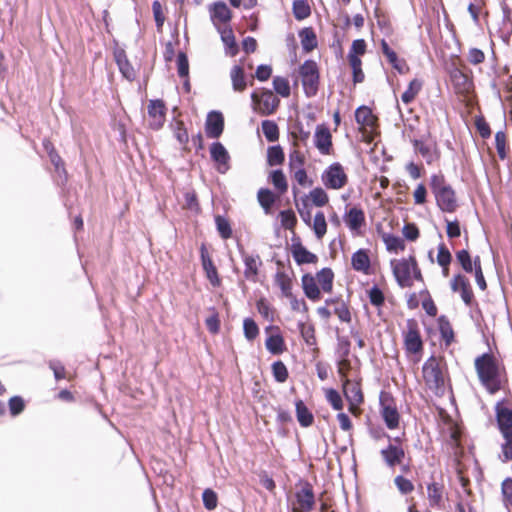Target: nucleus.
<instances>
[{
	"instance_id": "f257e3e1",
	"label": "nucleus",
	"mask_w": 512,
	"mask_h": 512,
	"mask_svg": "<svg viewBox=\"0 0 512 512\" xmlns=\"http://www.w3.org/2000/svg\"><path fill=\"white\" fill-rule=\"evenodd\" d=\"M475 369L482 385L490 392L500 389V364L492 355L485 353L475 359Z\"/></svg>"
},
{
	"instance_id": "f03ea898",
	"label": "nucleus",
	"mask_w": 512,
	"mask_h": 512,
	"mask_svg": "<svg viewBox=\"0 0 512 512\" xmlns=\"http://www.w3.org/2000/svg\"><path fill=\"white\" fill-rule=\"evenodd\" d=\"M423 379L427 387L436 395H443L446 386V377L440 361L430 357L422 368Z\"/></svg>"
},
{
	"instance_id": "7ed1b4c3",
	"label": "nucleus",
	"mask_w": 512,
	"mask_h": 512,
	"mask_svg": "<svg viewBox=\"0 0 512 512\" xmlns=\"http://www.w3.org/2000/svg\"><path fill=\"white\" fill-rule=\"evenodd\" d=\"M391 267L397 283L401 287H411L413 279L422 280L415 258L392 260Z\"/></svg>"
},
{
	"instance_id": "20e7f679",
	"label": "nucleus",
	"mask_w": 512,
	"mask_h": 512,
	"mask_svg": "<svg viewBox=\"0 0 512 512\" xmlns=\"http://www.w3.org/2000/svg\"><path fill=\"white\" fill-rule=\"evenodd\" d=\"M431 189L435 194L437 204L442 211L453 212L457 208L454 190L445 183L442 175L431 176Z\"/></svg>"
},
{
	"instance_id": "39448f33",
	"label": "nucleus",
	"mask_w": 512,
	"mask_h": 512,
	"mask_svg": "<svg viewBox=\"0 0 512 512\" xmlns=\"http://www.w3.org/2000/svg\"><path fill=\"white\" fill-rule=\"evenodd\" d=\"M496 416L499 430L505 439V442L502 444V452L511 453L512 452V411L503 406L497 405L496 407Z\"/></svg>"
},
{
	"instance_id": "423d86ee",
	"label": "nucleus",
	"mask_w": 512,
	"mask_h": 512,
	"mask_svg": "<svg viewBox=\"0 0 512 512\" xmlns=\"http://www.w3.org/2000/svg\"><path fill=\"white\" fill-rule=\"evenodd\" d=\"M299 73L306 96H315L319 85V72L316 62L312 60L305 61L301 65Z\"/></svg>"
},
{
	"instance_id": "0eeeda50",
	"label": "nucleus",
	"mask_w": 512,
	"mask_h": 512,
	"mask_svg": "<svg viewBox=\"0 0 512 512\" xmlns=\"http://www.w3.org/2000/svg\"><path fill=\"white\" fill-rule=\"evenodd\" d=\"M321 180L328 189L340 190L348 182V176L343 166L338 163H332L322 173Z\"/></svg>"
},
{
	"instance_id": "6e6552de",
	"label": "nucleus",
	"mask_w": 512,
	"mask_h": 512,
	"mask_svg": "<svg viewBox=\"0 0 512 512\" xmlns=\"http://www.w3.org/2000/svg\"><path fill=\"white\" fill-rule=\"evenodd\" d=\"M405 349L410 354H418L423 349L419 325L416 320L408 319L403 331Z\"/></svg>"
},
{
	"instance_id": "1a4fd4ad",
	"label": "nucleus",
	"mask_w": 512,
	"mask_h": 512,
	"mask_svg": "<svg viewBox=\"0 0 512 512\" xmlns=\"http://www.w3.org/2000/svg\"><path fill=\"white\" fill-rule=\"evenodd\" d=\"M450 80L458 95L469 98L473 92L474 85L472 78L463 69L456 66L453 67L450 70Z\"/></svg>"
},
{
	"instance_id": "9d476101",
	"label": "nucleus",
	"mask_w": 512,
	"mask_h": 512,
	"mask_svg": "<svg viewBox=\"0 0 512 512\" xmlns=\"http://www.w3.org/2000/svg\"><path fill=\"white\" fill-rule=\"evenodd\" d=\"M148 123L152 129H160L166 119V107L162 100H150L148 107Z\"/></svg>"
},
{
	"instance_id": "9b49d317",
	"label": "nucleus",
	"mask_w": 512,
	"mask_h": 512,
	"mask_svg": "<svg viewBox=\"0 0 512 512\" xmlns=\"http://www.w3.org/2000/svg\"><path fill=\"white\" fill-rule=\"evenodd\" d=\"M252 102L263 114H271L279 105V99L270 90L263 91L261 94L253 92L251 95Z\"/></svg>"
},
{
	"instance_id": "f8f14e48",
	"label": "nucleus",
	"mask_w": 512,
	"mask_h": 512,
	"mask_svg": "<svg viewBox=\"0 0 512 512\" xmlns=\"http://www.w3.org/2000/svg\"><path fill=\"white\" fill-rule=\"evenodd\" d=\"M394 441V444L390 443L386 448H383L380 451V454L385 464L390 468H393L396 465L401 464L405 457L404 449L397 444L400 441V439L395 438Z\"/></svg>"
},
{
	"instance_id": "ddd939ff",
	"label": "nucleus",
	"mask_w": 512,
	"mask_h": 512,
	"mask_svg": "<svg viewBox=\"0 0 512 512\" xmlns=\"http://www.w3.org/2000/svg\"><path fill=\"white\" fill-rule=\"evenodd\" d=\"M296 504L293 507L294 512H309L314 506V494L309 485L303 486L295 494Z\"/></svg>"
},
{
	"instance_id": "4468645a",
	"label": "nucleus",
	"mask_w": 512,
	"mask_h": 512,
	"mask_svg": "<svg viewBox=\"0 0 512 512\" xmlns=\"http://www.w3.org/2000/svg\"><path fill=\"white\" fill-rule=\"evenodd\" d=\"M314 144L323 155H329L332 150V136L325 125H318L314 133Z\"/></svg>"
},
{
	"instance_id": "2eb2a0df",
	"label": "nucleus",
	"mask_w": 512,
	"mask_h": 512,
	"mask_svg": "<svg viewBox=\"0 0 512 512\" xmlns=\"http://www.w3.org/2000/svg\"><path fill=\"white\" fill-rule=\"evenodd\" d=\"M210 18L213 25L218 29L221 24H226L230 21L232 14L226 3L218 1L209 7Z\"/></svg>"
},
{
	"instance_id": "dca6fc26",
	"label": "nucleus",
	"mask_w": 512,
	"mask_h": 512,
	"mask_svg": "<svg viewBox=\"0 0 512 512\" xmlns=\"http://www.w3.org/2000/svg\"><path fill=\"white\" fill-rule=\"evenodd\" d=\"M381 415L389 429H396L399 426L400 414L392 400L381 399Z\"/></svg>"
},
{
	"instance_id": "f3484780",
	"label": "nucleus",
	"mask_w": 512,
	"mask_h": 512,
	"mask_svg": "<svg viewBox=\"0 0 512 512\" xmlns=\"http://www.w3.org/2000/svg\"><path fill=\"white\" fill-rule=\"evenodd\" d=\"M413 145L415 151L425 159L427 164L431 165L439 160L440 153L435 143L425 142L423 140H414Z\"/></svg>"
},
{
	"instance_id": "a211bd4d",
	"label": "nucleus",
	"mask_w": 512,
	"mask_h": 512,
	"mask_svg": "<svg viewBox=\"0 0 512 512\" xmlns=\"http://www.w3.org/2000/svg\"><path fill=\"white\" fill-rule=\"evenodd\" d=\"M450 285L453 292L460 293V296L466 305L471 304L473 293L469 284V280L464 275H455L452 278Z\"/></svg>"
},
{
	"instance_id": "6ab92c4d",
	"label": "nucleus",
	"mask_w": 512,
	"mask_h": 512,
	"mask_svg": "<svg viewBox=\"0 0 512 512\" xmlns=\"http://www.w3.org/2000/svg\"><path fill=\"white\" fill-rule=\"evenodd\" d=\"M211 158L217 163L219 173H226L229 169L228 161L230 159L226 148L219 142H215L210 148Z\"/></svg>"
},
{
	"instance_id": "aec40b11",
	"label": "nucleus",
	"mask_w": 512,
	"mask_h": 512,
	"mask_svg": "<svg viewBox=\"0 0 512 512\" xmlns=\"http://www.w3.org/2000/svg\"><path fill=\"white\" fill-rule=\"evenodd\" d=\"M224 128V119L220 112L212 111L208 114L206 119L205 130L210 138H218Z\"/></svg>"
},
{
	"instance_id": "412c9836",
	"label": "nucleus",
	"mask_w": 512,
	"mask_h": 512,
	"mask_svg": "<svg viewBox=\"0 0 512 512\" xmlns=\"http://www.w3.org/2000/svg\"><path fill=\"white\" fill-rule=\"evenodd\" d=\"M351 265L355 271L369 275L371 273V260L368 250L359 249L353 253Z\"/></svg>"
},
{
	"instance_id": "4be33fe9",
	"label": "nucleus",
	"mask_w": 512,
	"mask_h": 512,
	"mask_svg": "<svg viewBox=\"0 0 512 512\" xmlns=\"http://www.w3.org/2000/svg\"><path fill=\"white\" fill-rule=\"evenodd\" d=\"M241 255L245 265V278L255 282L261 265L260 257L258 255H250L245 252H241Z\"/></svg>"
},
{
	"instance_id": "5701e85b",
	"label": "nucleus",
	"mask_w": 512,
	"mask_h": 512,
	"mask_svg": "<svg viewBox=\"0 0 512 512\" xmlns=\"http://www.w3.org/2000/svg\"><path fill=\"white\" fill-rule=\"evenodd\" d=\"M345 223L352 232L359 234L365 224L364 212L360 208L352 207L345 216Z\"/></svg>"
},
{
	"instance_id": "b1692460",
	"label": "nucleus",
	"mask_w": 512,
	"mask_h": 512,
	"mask_svg": "<svg viewBox=\"0 0 512 512\" xmlns=\"http://www.w3.org/2000/svg\"><path fill=\"white\" fill-rule=\"evenodd\" d=\"M217 31L220 33L221 40L225 46L226 55L234 57L239 49L232 29L229 27H218Z\"/></svg>"
},
{
	"instance_id": "393cba45",
	"label": "nucleus",
	"mask_w": 512,
	"mask_h": 512,
	"mask_svg": "<svg viewBox=\"0 0 512 512\" xmlns=\"http://www.w3.org/2000/svg\"><path fill=\"white\" fill-rule=\"evenodd\" d=\"M343 391L347 400L352 405L360 404L363 401V395L358 383L345 379L343 382Z\"/></svg>"
},
{
	"instance_id": "a878e982",
	"label": "nucleus",
	"mask_w": 512,
	"mask_h": 512,
	"mask_svg": "<svg viewBox=\"0 0 512 512\" xmlns=\"http://www.w3.org/2000/svg\"><path fill=\"white\" fill-rule=\"evenodd\" d=\"M201 260L202 266L206 273L207 278L213 286H218L220 284V279L218 277L217 269L214 266L211 258L207 254L204 247L201 248Z\"/></svg>"
},
{
	"instance_id": "bb28decb",
	"label": "nucleus",
	"mask_w": 512,
	"mask_h": 512,
	"mask_svg": "<svg viewBox=\"0 0 512 512\" xmlns=\"http://www.w3.org/2000/svg\"><path fill=\"white\" fill-rule=\"evenodd\" d=\"M355 119L363 130L373 129L376 122V118L371 109L366 106H361L356 110Z\"/></svg>"
},
{
	"instance_id": "cd10ccee",
	"label": "nucleus",
	"mask_w": 512,
	"mask_h": 512,
	"mask_svg": "<svg viewBox=\"0 0 512 512\" xmlns=\"http://www.w3.org/2000/svg\"><path fill=\"white\" fill-rule=\"evenodd\" d=\"M114 57L122 75L128 80H133L136 76V73L131 64L129 63L124 50H116L114 52Z\"/></svg>"
},
{
	"instance_id": "c85d7f7f",
	"label": "nucleus",
	"mask_w": 512,
	"mask_h": 512,
	"mask_svg": "<svg viewBox=\"0 0 512 512\" xmlns=\"http://www.w3.org/2000/svg\"><path fill=\"white\" fill-rule=\"evenodd\" d=\"M381 49L383 54L386 56L387 60L395 70H397L401 74L407 72L408 67L406 66L405 62L398 59L397 54L389 47L385 40H382L381 42Z\"/></svg>"
},
{
	"instance_id": "c756f323",
	"label": "nucleus",
	"mask_w": 512,
	"mask_h": 512,
	"mask_svg": "<svg viewBox=\"0 0 512 512\" xmlns=\"http://www.w3.org/2000/svg\"><path fill=\"white\" fill-rule=\"evenodd\" d=\"M302 288L306 297L310 300L316 301L320 298V289L316 279L312 275L305 274L302 276Z\"/></svg>"
},
{
	"instance_id": "7c9ffc66",
	"label": "nucleus",
	"mask_w": 512,
	"mask_h": 512,
	"mask_svg": "<svg viewBox=\"0 0 512 512\" xmlns=\"http://www.w3.org/2000/svg\"><path fill=\"white\" fill-rule=\"evenodd\" d=\"M292 255L294 260L298 264H310L317 262V256L310 251H308L301 244L294 245L292 248Z\"/></svg>"
},
{
	"instance_id": "2f4dec72",
	"label": "nucleus",
	"mask_w": 512,
	"mask_h": 512,
	"mask_svg": "<svg viewBox=\"0 0 512 512\" xmlns=\"http://www.w3.org/2000/svg\"><path fill=\"white\" fill-rule=\"evenodd\" d=\"M423 87V81L414 78L412 81H410L407 89L404 91V93L401 95V101L405 104H410L414 101L416 96L419 94Z\"/></svg>"
},
{
	"instance_id": "473e14b6",
	"label": "nucleus",
	"mask_w": 512,
	"mask_h": 512,
	"mask_svg": "<svg viewBox=\"0 0 512 512\" xmlns=\"http://www.w3.org/2000/svg\"><path fill=\"white\" fill-rule=\"evenodd\" d=\"M296 416L298 422L303 427L311 426L314 421L313 414L301 400L296 402Z\"/></svg>"
},
{
	"instance_id": "72a5a7b5",
	"label": "nucleus",
	"mask_w": 512,
	"mask_h": 512,
	"mask_svg": "<svg viewBox=\"0 0 512 512\" xmlns=\"http://www.w3.org/2000/svg\"><path fill=\"white\" fill-rule=\"evenodd\" d=\"M333 272L329 268H324L316 274V282L324 292H331L333 287Z\"/></svg>"
},
{
	"instance_id": "f704fd0d",
	"label": "nucleus",
	"mask_w": 512,
	"mask_h": 512,
	"mask_svg": "<svg viewBox=\"0 0 512 512\" xmlns=\"http://www.w3.org/2000/svg\"><path fill=\"white\" fill-rule=\"evenodd\" d=\"M230 77L234 91L241 92L246 88L245 74L241 66H233Z\"/></svg>"
},
{
	"instance_id": "c9c22d12",
	"label": "nucleus",
	"mask_w": 512,
	"mask_h": 512,
	"mask_svg": "<svg viewBox=\"0 0 512 512\" xmlns=\"http://www.w3.org/2000/svg\"><path fill=\"white\" fill-rule=\"evenodd\" d=\"M265 346L267 350L274 355L282 354L285 350V342L280 334L270 335L266 339Z\"/></svg>"
},
{
	"instance_id": "e433bc0d",
	"label": "nucleus",
	"mask_w": 512,
	"mask_h": 512,
	"mask_svg": "<svg viewBox=\"0 0 512 512\" xmlns=\"http://www.w3.org/2000/svg\"><path fill=\"white\" fill-rule=\"evenodd\" d=\"M427 496L431 506H440L443 499V486L436 482L429 484Z\"/></svg>"
},
{
	"instance_id": "4c0bfd02",
	"label": "nucleus",
	"mask_w": 512,
	"mask_h": 512,
	"mask_svg": "<svg viewBox=\"0 0 512 512\" xmlns=\"http://www.w3.org/2000/svg\"><path fill=\"white\" fill-rule=\"evenodd\" d=\"M313 229L316 237L318 239H322L327 232V223L325 215L322 211H318L311 224H309Z\"/></svg>"
},
{
	"instance_id": "58836bf2",
	"label": "nucleus",
	"mask_w": 512,
	"mask_h": 512,
	"mask_svg": "<svg viewBox=\"0 0 512 512\" xmlns=\"http://www.w3.org/2000/svg\"><path fill=\"white\" fill-rule=\"evenodd\" d=\"M299 36L301 39L302 47L305 51L309 52L316 47V45H317L316 35L312 31V29H309V28L303 29L302 31H300Z\"/></svg>"
},
{
	"instance_id": "ea45409f",
	"label": "nucleus",
	"mask_w": 512,
	"mask_h": 512,
	"mask_svg": "<svg viewBox=\"0 0 512 512\" xmlns=\"http://www.w3.org/2000/svg\"><path fill=\"white\" fill-rule=\"evenodd\" d=\"M366 42L363 39H357L352 42L350 51L348 53V61L352 62L353 59L361 61L360 56L366 52Z\"/></svg>"
},
{
	"instance_id": "a19ab883",
	"label": "nucleus",
	"mask_w": 512,
	"mask_h": 512,
	"mask_svg": "<svg viewBox=\"0 0 512 512\" xmlns=\"http://www.w3.org/2000/svg\"><path fill=\"white\" fill-rule=\"evenodd\" d=\"M326 304H335L334 313L342 322L351 321V313L348 306L342 301L327 300Z\"/></svg>"
},
{
	"instance_id": "79ce46f5",
	"label": "nucleus",
	"mask_w": 512,
	"mask_h": 512,
	"mask_svg": "<svg viewBox=\"0 0 512 512\" xmlns=\"http://www.w3.org/2000/svg\"><path fill=\"white\" fill-rule=\"evenodd\" d=\"M383 241L387 250L390 252L397 253L399 250H403L405 247L404 241L400 237L394 236L392 234H384Z\"/></svg>"
},
{
	"instance_id": "37998d69",
	"label": "nucleus",
	"mask_w": 512,
	"mask_h": 512,
	"mask_svg": "<svg viewBox=\"0 0 512 512\" xmlns=\"http://www.w3.org/2000/svg\"><path fill=\"white\" fill-rule=\"evenodd\" d=\"M262 131L266 139L270 142L276 141L279 137L278 126L273 121L264 120L262 122Z\"/></svg>"
},
{
	"instance_id": "c03bdc74",
	"label": "nucleus",
	"mask_w": 512,
	"mask_h": 512,
	"mask_svg": "<svg viewBox=\"0 0 512 512\" xmlns=\"http://www.w3.org/2000/svg\"><path fill=\"white\" fill-rule=\"evenodd\" d=\"M267 161L270 166L279 165L284 161V153L280 146H271L267 151Z\"/></svg>"
},
{
	"instance_id": "a18cd8bd",
	"label": "nucleus",
	"mask_w": 512,
	"mask_h": 512,
	"mask_svg": "<svg viewBox=\"0 0 512 512\" xmlns=\"http://www.w3.org/2000/svg\"><path fill=\"white\" fill-rule=\"evenodd\" d=\"M309 197L312 203L317 207L325 206L328 201V195L323 188L317 187L310 191Z\"/></svg>"
},
{
	"instance_id": "49530a36",
	"label": "nucleus",
	"mask_w": 512,
	"mask_h": 512,
	"mask_svg": "<svg viewBox=\"0 0 512 512\" xmlns=\"http://www.w3.org/2000/svg\"><path fill=\"white\" fill-rule=\"evenodd\" d=\"M272 374L278 383H284L289 376L287 367L282 361H276L272 364Z\"/></svg>"
},
{
	"instance_id": "de8ad7c7",
	"label": "nucleus",
	"mask_w": 512,
	"mask_h": 512,
	"mask_svg": "<svg viewBox=\"0 0 512 512\" xmlns=\"http://www.w3.org/2000/svg\"><path fill=\"white\" fill-rule=\"evenodd\" d=\"M457 261L462 266L463 270L467 273L474 271V261L467 250H460L456 253Z\"/></svg>"
},
{
	"instance_id": "09e8293b",
	"label": "nucleus",
	"mask_w": 512,
	"mask_h": 512,
	"mask_svg": "<svg viewBox=\"0 0 512 512\" xmlns=\"http://www.w3.org/2000/svg\"><path fill=\"white\" fill-rule=\"evenodd\" d=\"M293 13L296 19L303 20L310 15V7L305 0H296L293 3Z\"/></svg>"
},
{
	"instance_id": "8fccbe9b",
	"label": "nucleus",
	"mask_w": 512,
	"mask_h": 512,
	"mask_svg": "<svg viewBox=\"0 0 512 512\" xmlns=\"http://www.w3.org/2000/svg\"><path fill=\"white\" fill-rule=\"evenodd\" d=\"M276 283L286 298L292 295V281L286 274L278 273L276 275Z\"/></svg>"
},
{
	"instance_id": "3c124183",
	"label": "nucleus",
	"mask_w": 512,
	"mask_h": 512,
	"mask_svg": "<svg viewBox=\"0 0 512 512\" xmlns=\"http://www.w3.org/2000/svg\"><path fill=\"white\" fill-rule=\"evenodd\" d=\"M299 329L307 345L312 346L316 344L315 331L311 324L299 323Z\"/></svg>"
},
{
	"instance_id": "603ef678",
	"label": "nucleus",
	"mask_w": 512,
	"mask_h": 512,
	"mask_svg": "<svg viewBox=\"0 0 512 512\" xmlns=\"http://www.w3.org/2000/svg\"><path fill=\"white\" fill-rule=\"evenodd\" d=\"M45 149L49 155L50 161L55 167V170L61 174L65 173V169L63 167V161L61 157L55 152L54 148L51 146L50 143L45 144Z\"/></svg>"
},
{
	"instance_id": "864d4df0",
	"label": "nucleus",
	"mask_w": 512,
	"mask_h": 512,
	"mask_svg": "<svg viewBox=\"0 0 512 512\" xmlns=\"http://www.w3.org/2000/svg\"><path fill=\"white\" fill-rule=\"evenodd\" d=\"M273 87L275 91L282 97H288L290 95V85L288 80L284 77H274Z\"/></svg>"
},
{
	"instance_id": "5fc2aeb1",
	"label": "nucleus",
	"mask_w": 512,
	"mask_h": 512,
	"mask_svg": "<svg viewBox=\"0 0 512 512\" xmlns=\"http://www.w3.org/2000/svg\"><path fill=\"white\" fill-rule=\"evenodd\" d=\"M258 201L260 205L268 211L273 205L275 199L273 193L268 189H260L258 191Z\"/></svg>"
},
{
	"instance_id": "6e6d98bb",
	"label": "nucleus",
	"mask_w": 512,
	"mask_h": 512,
	"mask_svg": "<svg viewBox=\"0 0 512 512\" xmlns=\"http://www.w3.org/2000/svg\"><path fill=\"white\" fill-rule=\"evenodd\" d=\"M243 329H244V335L249 341L254 340L259 333L257 324L255 323V321L253 319H250V318H246L244 320Z\"/></svg>"
},
{
	"instance_id": "4d7b16f0",
	"label": "nucleus",
	"mask_w": 512,
	"mask_h": 512,
	"mask_svg": "<svg viewBox=\"0 0 512 512\" xmlns=\"http://www.w3.org/2000/svg\"><path fill=\"white\" fill-rule=\"evenodd\" d=\"M271 181L276 189L280 192H285L288 188L285 175L281 170H275L271 174Z\"/></svg>"
},
{
	"instance_id": "13d9d810",
	"label": "nucleus",
	"mask_w": 512,
	"mask_h": 512,
	"mask_svg": "<svg viewBox=\"0 0 512 512\" xmlns=\"http://www.w3.org/2000/svg\"><path fill=\"white\" fill-rule=\"evenodd\" d=\"M203 504L206 509L214 510L217 507V494L211 489H205L202 494Z\"/></svg>"
},
{
	"instance_id": "bf43d9fd",
	"label": "nucleus",
	"mask_w": 512,
	"mask_h": 512,
	"mask_svg": "<svg viewBox=\"0 0 512 512\" xmlns=\"http://www.w3.org/2000/svg\"><path fill=\"white\" fill-rule=\"evenodd\" d=\"M215 222H216L217 230H218L219 234L221 235V237L223 239L230 238L232 235V230H231L229 222L221 216H217L215 218Z\"/></svg>"
},
{
	"instance_id": "052dcab7",
	"label": "nucleus",
	"mask_w": 512,
	"mask_h": 512,
	"mask_svg": "<svg viewBox=\"0 0 512 512\" xmlns=\"http://www.w3.org/2000/svg\"><path fill=\"white\" fill-rule=\"evenodd\" d=\"M452 261V256L445 244L438 246L437 263L440 266H449Z\"/></svg>"
},
{
	"instance_id": "680f3d73",
	"label": "nucleus",
	"mask_w": 512,
	"mask_h": 512,
	"mask_svg": "<svg viewBox=\"0 0 512 512\" xmlns=\"http://www.w3.org/2000/svg\"><path fill=\"white\" fill-rule=\"evenodd\" d=\"M394 482L396 487L402 494H408L414 490L413 483L409 479L404 478L403 476H397Z\"/></svg>"
},
{
	"instance_id": "e2e57ef3",
	"label": "nucleus",
	"mask_w": 512,
	"mask_h": 512,
	"mask_svg": "<svg viewBox=\"0 0 512 512\" xmlns=\"http://www.w3.org/2000/svg\"><path fill=\"white\" fill-rule=\"evenodd\" d=\"M368 296L371 304L376 307H379L384 303V294L377 286H373L369 289Z\"/></svg>"
},
{
	"instance_id": "0e129e2a",
	"label": "nucleus",
	"mask_w": 512,
	"mask_h": 512,
	"mask_svg": "<svg viewBox=\"0 0 512 512\" xmlns=\"http://www.w3.org/2000/svg\"><path fill=\"white\" fill-rule=\"evenodd\" d=\"M474 272H475V280H476L478 287L481 290H485L487 285H486V281H485V278H484V275L482 272L479 257H476L474 259Z\"/></svg>"
},
{
	"instance_id": "69168bd1",
	"label": "nucleus",
	"mask_w": 512,
	"mask_h": 512,
	"mask_svg": "<svg viewBox=\"0 0 512 512\" xmlns=\"http://www.w3.org/2000/svg\"><path fill=\"white\" fill-rule=\"evenodd\" d=\"M502 495L505 505L512 506V479L506 478L502 482Z\"/></svg>"
},
{
	"instance_id": "338daca9",
	"label": "nucleus",
	"mask_w": 512,
	"mask_h": 512,
	"mask_svg": "<svg viewBox=\"0 0 512 512\" xmlns=\"http://www.w3.org/2000/svg\"><path fill=\"white\" fill-rule=\"evenodd\" d=\"M174 135L181 145H186L188 143L189 136L182 121L176 122Z\"/></svg>"
},
{
	"instance_id": "774afa93",
	"label": "nucleus",
	"mask_w": 512,
	"mask_h": 512,
	"mask_svg": "<svg viewBox=\"0 0 512 512\" xmlns=\"http://www.w3.org/2000/svg\"><path fill=\"white\" fill-rule=\"evenodd\" d=\"M496 149L500 158L504 159L506 156V135L502 131H498L495 135Z\"/></svg>"
}]
</instances>
